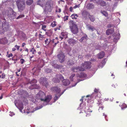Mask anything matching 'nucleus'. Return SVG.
Here are the masks:
<instances>
[{
  "label": "nucleus",
  "instance_id": "nucleus-23",
  "mask_svg": "<svg viewBox=\"0 0 127 127\" xmlns=\"http://www.w3.org/2000/svg\"><path fill=\"white\" fill-rule=\"evenodd\" d=\"M62 80V82L64 86H68L70 83V82L68 79H64Z\"/></svg>",
  "mask_w": 127,
  "mask_h": 127
},
{
  "label": "nucleus",
  "instance_id": "nucleus-58",
  "mask_svg": "<svg viewBox=\"0 0 127 127\" xmlns=\"http://www.w3.org/2000/svg\"><path fill=\"white\" fill-rule=\"evenodd\" d=\"M14 47L16 48L18 50H19L20 47V46H18L17 45H15Z\"/></svg>",
  "mask_w": 127,
  "mask_h": 127
},
{
  "label": "nucleus",
  "instance_id": "nucleus-36",
  "mask_svg": "<svg viewBox=\"0 0 127 127\" xmlns=\"http://www.w3.org/2000/svg\"><path fill=\"white\" fill-rule=\"evenodd\" d=\"M100 12L105 17H107L108 16V13L105 11L101 10L100 11Z\"/></svg>",
  "mask_w": 127,
  "mask_h": 127
},
{
  "label": "nucleus",
  "instance_id": "nucleus-53",
  "mask_svg": "<svg viewBox=\"0 0 127 127\" xmlns=\"http://www.w3.org/2000/svg\"><path fill=\"white\" fill-rule=\"evenodd\" d=\"M80 7V4H78V5H76L74 6L73 8L74 9H75L77 8H79Z\"/></svg>",
  "mask_w": 127,
  "mask_h": 127
},
{
  "label": "nucleus",
  "instance_id": "nucleus-2",
  "mask_svg": "<svg viewBox=\"0 0 127 127\" xmlns=\"http://www.w3.org/2000/svg\"><path fill=\"white\" fill-rule=\"evenodd\" d=\"M99 91L98 90L96 89V88L94 90V92L92 94L90 95H87L86 96V97H88L90 96L91 99H96L98 100V102L97 103L98 104H101V99H100V96L98 95V93Z\"/></svg>",
  "mask_w": 127,
  "mask_h": 127
},
{
  "label": "nucleus",
  "instance_id": "nucleus-28",
  "mask_svg": "<svg viewBox=\"0 0 127 127\" xmlns=\"http://www.w3.org/2000/svg\"><path fill=\"white\" fill-rule=\"evenodd\" d=\"M114 32L113 29H108L106 31V33L107 35H109L112 34Z\"/></svg>",
  "mask_w": 127,
  "mask_h": 127
},
{
  "label": "nucleus",
  "instance_id": "nucleus-40",
  "mask_svg": "<svg viewBox=\"0 0 127 127\" xmlns=\"http://www.w3.org/2000/svg\"><path fill=\"white\" fill-rule=\"evenodd\" d=\"M45 72L47 73H49L51 72L52 70L50 69L47 68L45 69Z\"/></svg>",
  "mask_w": 127,
  "mask_h": 127
},
{
  "label": "nucleus",
  "instance_id": "nucleus-48",
  "mask_svg": "<svg viewBox=\"0 0 127 127\" xmlns=\"http://www.w3.org/2000/svg\"><path fill=\"white\" fill-rule=\"evenodd\" d=\"M24 15H21L18 16L16 18V19H20L21 18L24 17Z\"/></svg>",
  "mask_w": 127,
  "mask_h": 127
},
{
  "label": "nucleus",
  "instance_id": "nucleus-25",
  "mask_svg": "<svg viewBox=\"0 0 127 127\" xmlns=\"http://www.w3.org/2000/svg\"><path fill=\"white\" fill-rule=\"evenodd\" d=\"M54 43V39L51 40L50 39L46 38L45 41V43L46 45H48L50 43Z\"/></svg>",
  "mask_w": 127,
  "mask_h": 127
},
{
  "label": "nucleus",
  "instance_id": "nucleus-31",
  "mask_svg": "<svg viewBox=\"0 0 127 127\" xmlns=\"http://www.w3.org/2000/svg\"><path fill=\"white\" fill-rule=\"evenodd\" d=\"M105 55L104 53L102 51L100 52L98 54V57L99 59H101L104 57Z\"/></svg>",
  "mask_w": 127,
  "mask_h": 127
},
{
  "label": "nucleus",
  "instance_id": "nucleus-46",
  "mask_svg": "<svg viewBox=\"0 0 127 127\" xmlns=\"http://www.w3.org/2000/svg\"><path fill=\"white\" fill-rule=\"evenodd\" d=\"M56 12L60 13L61 12V8H58V7L56 8Z\"/></svg>",
  "mask_w": 127,
  "mask_h": 127
},
{
  "label": "nucleus",
  "instance_id": "nucleus-56",
  "mask_svg": "<svg viewBox=\"0 0 127 127\" xmlns=\"http://www.w3.org/2000/svg\"><path fill=\"white\" fill-rule=\"evenodd\" d=\"M68 16H66L65 17H64V21L67 20L68 19Z\"/></svg>",
  "mask_w": 127,
  "mask_h": 127
},
{
  "label": "nucleus",
  "instance_id": "nucleus-14",
  "mask_svg": "<svg viewBox=\"0 0 127 127\" xmlns=\"http://www.w3.org/2000/svg\"><path fill=\"white\" fill-rule=\"evenodd\" d=\"M113 41L115 43H117L118 40L120 39V34L119 33L118 30H117L115 33L113 34Z\"/></svg>",
  "mask_w": 127,
  "mask_h": 127
},
{
  "label": "nucleus",
  "instance_id": "nucleus-7",
  "mask_svg": "<svg viewBox=\"0 0 127 127\" xmlns=\"http://www.w3.org/2000/svg\"><path fill=\"white\" fill-rule=\"evenodd\" d=\"M77 76L78 78H84L83 79H79L78 80V81L77 82L75 83L73 85L71 86L70 88H71L73 87H74L79 82L82 81L83 80H84L85 79H87V75L84 72H81L80 74H77Z\"/></svg>",
  "mask_w": 127,
  "mask_h": 127
},
{
  "label": "nucleus",
  "instance_id": "nucleus-47",
  "mask_svg": "<svg viewBox=\"0 0 127 127\" xmlns=\"http://www.w3.org/2000/svg\"><path fill=\"white\" fill-rule=\"evenodd\" d=\"M35 17L38 19H40L41 17V15L39 14L35 15Z\"/></svg>",
  "mask_w": 127,
  "mask_h": 127
},
{
  "label": "nucleus",
  "instance_id": "nucleus-22",
  "mask_svg": "<svg viewBox=\"0 0 127 127\" xmlns=\"http://www.w3.org/2000/svg\"><path fill=\"white\" fill-rule=\"evenodd\" d=\"M51 65L53 66L55 68L59 69L62 68V66L60 65H58L55 63L54 61L51 62Z\"/></svg>",
  "mask_w": 127,
  "mask_h": 127
},
{
  "label": "nucleus",
  "instance_id": "nucleus-42",
  "mask_svg": "<svg viewBox=\"0 0 127 127\" xmlns=\"http://www.w3.org/2000/svg\"><path fill=\"white\" fill-rule=\"evenodd\" d=\"M56 22L55 21H54L53 22H52L51 24V26L52 27H54L56 25Z\"/></svg>",
  "mask_w": 127,
  "mask_h": 127
},
{
  "label": "nucleus",
  "instance_id": "nucleus-64",
  "mask_svg": "<svg viewBox=\"0 0 127 127\" xmlns=\"http://www.w3.org/2000/svg\"><path fill=\"white\" fill-rule=\"evenodd\" d=\"M73 8L72 7H70L69 8V11L70 12H72L73 10Z\"/></svg>",
  "mask_w": 127,
  "mask_h": 127
},
{
  "label": "nucleus",
  "instance_id": "nucleus-55",
  "mask_svg": "<svg viewBox=\"0 0 127 127\" xmlns=\"http://www.w3.org/2000/svg\"><path fill=\"white\" fill-rule=\"evenodd\" d=\"M75 14H72L71 16V17H72V19H76L77 18H76L75 17Z\"/></svg>",
  "mask_w": 127,
  "mask_h": 127
},
{
  "label": "nucleus",
  "instance_id": "nucleus-26",
  "mask_svg": "<svg viewBox=\"0 0 127 127\" xmlns=\"http://www.w3.org/2000/svg\"><path fill=\"white\" fill-rule=\"evenodd\" d=\"M68 42L70 45H72L76 43V41L73 39L70 38L68 39Z\"/></svg>",
  "mask_w": 127,
  "mask_h": 127
},
{
  "label": "nucleus",
  "instance_id": "nucleus-37",
  "mask_svg": "<svg viewBox=\"0 0 127 127\" xmlns=\"http://www.w3.org/2000/svg\"><path fill=\"white\" fill-rule=\"evenodd\" d=\"M89 18L92 22H94L95 20V19L93 15H89Z\"/></svg>",
  "mask_w": 127,
  "mask_h": 127
},
{
  "label": "nucleus",
  "instance_id": "nucleus-29",
  "mask_svg": "<svg viewBox=\"0 0 127 127\" xmlns=\"http://www.w3.org/2000/svg\"><path fill=\"white\" fill-rule=\"evenodd\" d=\"M94 5L93 3H89L87 6V7L88 9H93L94 7Z\"/></svg>",
  "mask_w": 127,
  "mask_h": 127
},
{
  "label": "nucleus",
  "instance_id": "nucleus-51",
  "mask_svg": "<svg viewBox=\"0 0 127 127\" xmlns=\"http://www.w3.org/2000/svg\"><path fill=\"white\" fill-rule=\"evenodd\" d=\"M38 36L39 37L42 38H44L45 37V35H42L41 34H39L38 35Z\"/></svg>",
  "mask_w": 127,
  "mask_h": 127
},
{
  "label": "nucleus",
  "instance_id": "nucleus-4",
  "mask_svg": "<svg viewBox=\"0 0 127 127\" xmlns=\"http://www.w3.org/2000/svg\"><path fill=\"white\" fill-rule=\"evenodd\" d=\"M16 3L18 10L22 11L25 8V0H17Z\"/></svg>",
  "mask_w": 127,
  "mask_h": 127
},
{
  "label": "nucleus",
  "instance_id": "nucleus-49",
  "mask_svg": "<svg viewBox=\"0 0 127 127\" xmlns=\"http://www.w3.org/2000/svg\"><path fill=\"white\" fill-rule=\"evenodd\" d=\"M43 107V106H37L35 108V110H38L40 109L41 108Z\"/></svg>",
  "mask_w": 127,
  "mask_h": 127
},
{
  "label": "nucleus",
  "instance_id": "nucleus-11",
  "mask_svg": "<svg viewBox=\"0 0 127 127\" xmlns=\"http://www.w3.org/2000/svg\"><path fill=\"white\" fill-rule=\"evenodd\" d=\"M36 96L38 99H40L41 101H42L43 100L44 98L45 97V94L43 92L40 91L37 93Z\"/></svg>",
  "mask_w": 127,
  "mask_h": 127
},
{
  "label": "nucleus",
  "instance_id": "nucleus-32",
  "mask_svg": "<svg viewBox=\"0 0 127 127\" xmlns=\"http://www.w3.org/2000/svg\"><path fill=\"white\" fill-rule=\"evenodd\" d=\"M53 33V31L52 30H50L47 31L46 32L45 34L49 36H51Z\"/></svg>",
  "mask_w": 127,
  "mask_h": 127
},
{
  "label": "nucleus",
  "instance_id": "nucleus-19",
  "mask_svg": "<svg viewBox=\"0 0 127 127\" xmlns=\"http://www.w3.org/2000/svg\"><path fill=\"white\" fill-rule=\"evenodd\" d=\"M6 14L4 12L2 11L1 13H0V31L1 29V26L2 24L3 19L4 17L5 16Z\"/></svg>",
  "mask_w": 127,
  "mask_h": 127
},
{
  "label": "nucleus",
  "instance_id": "nucleus-38",
  "mask_svg": "<svg viewBox=\"0 0 127 127\" xmlns=\"http://www.w3.org/2000/svg\"><path fill=\"white\" fill-rule=\"evenodd\" d=\"M121 109L122 110H124L125 108H126L127 107V105L125 103L123 104H122L121 106Z\"/></svg>",
  "mask_w": 127,
  "mask_h": 127
},
{
  "label": "nucleus",
  "instance_id": "nucleus-39",
  "mask_svg": "<svg viewBox=\"0 0 127 127\" xmlns=\"http://www.w3.org/2000/svg\"><path fill=\"white\" fill-rule=\"evenodd\" d=\"M75 74H72L69 77V79L70 80L72 81H73V78L75 76Z\"/></svg>",
  "mask_w": 127,
  "mask_h": 127
},
{
  "label": "nucleus",
  "instance_id": "nucleus-30",
  "mask_svg": "<svg viewBox=\"0 0 127 127\" xmlns=\"http://www.w3.org/2000/svg\"><path fill=\"white\" fill-rule=\"evenodd\" d=\"M88 36L86 34L84 35V36H83L81 39L79 40V41L82 42L84 40H86L88 39Z\"/></svg>",
  "mask_w": 127,
  "mask_h": 127
},
{
  "label": "nucleus",
  "instance_id": "nucleus-12",
  "mask_svg": "<svg viewBox=\"0 0 127 127\" xmlns=\"http://www.w3.org/2000/svg\"><path fill=\"white\" fill-rule=\"evenodd\" d=\"M71 70L74 72H78L80 71H84V68L82 66H76L73 67L71 68Z\"/></svg>",
  "mask_w": 127,
  "mask_h": 127
},
{
  "label": "nucleus",
  "instance_id": "nucleus-62",
  "mask_svg": "<svg viewBox=\"0 0 127 127\" xmlns=\"http://www.w3.org/2000/svg\"><path fill=\"white\" fill-rule=\"evenodd\" d=\"M93 102H92L91 103H90L88 104L89 105V107H92L93 105L92 104V103Z\"/></svg>",
  "mask_w": 127,
  "mask_h": 127
},
{
  "label": "nucleus",
  "instance_id": "nucleus-50",
  "mask_svg": "<svg viewBox=\"0 0 127 127\" xmlns=\"http://www.w3.org/2000/svg\"><path fill=\"white\" fill-rule=\"evenodd\" d=\"M46 26L45 25H42V29L44 31H46V30L45 29V28H46Z\"/></svg>",
  "mask_w": 127,
  "mask_h": 127
},
{
  "label": "nucleus",
  "instance_id": "nucleus-60",
  "mask_svg": "<svg viewBox=\"0 0 127 127\" xmlns=\"http://www.w3.org/2000/svg\"><path fill=\"white\" fill-rule=\"evenodd\" d=\"M103 116H104L105 118V119L106 121H108V120L106 118V117L107 116L105 114H104V113H103Z\"/></svg>",
  "mask_w": 127,
  "mask_h": 127
},
{
  "label": "nucleus",
  "instance_id": "nucleus-24",
  "mask_svg": "<svg viewBox=\"0 0 127 127\" xmlns=\"http://www.w3.org/2000/svg\"><path fill=\"white\" fill-rule=\"evenodd\" d=\"M66 90V89L64 91H63L61 94L57 95L56 94H55V96L54 98V102L56 101L61 96V95L64 93L65 91Z\"/></svg>",
  "mask_w": 127,
  "mask_h": 127
},
{
  "label": "nucleus",
  "instance_id": "nucleus-10",
  "mask_svg": "<svg viewBox=\"0 0 127 127\" xmlns=\"http://www.w3.org/2000/svg\"><path fill=\"white\" fill-rule=\"evenodd\" d=\"M16 106L22 112V110L23 109V104L22 102L19 100H15L14 102Z\"/></svg>",
  "mask_w": 127,
  "mask_h": 127
},
{
  "label": "nucleus",
  "instance_id": "nucleus-54",
  "mask_svg": "<svg viewBox=\"0 0 127 127\" xmlns=\"http://www.w3.org/2000/svg\"><path fill=\"white\" fill-rule=\"evenodd\" d=\"M25 61V60L23 59H21L20 60V62L22 64H23Z\"/></svg>",
  "mask_w": 127,
  "mask_h": 127
},
{
  "label": "nucleus",
  "instance_id": "nucleus-57",
  "mask_svg": "<svg viewBox=\"0 0 127 127\" xmlns=\"http://www.w3.org/2000/svg\"><path fill=\"white\" fill-rule=\"evenodd\" d=\"M1 78L2 79L4 78L5 77V75L4 73H2L1 74Z\"/></svg>",
  "mask_w": 127,
  "mask_h": 127
},
{
  "label": "nucleus",
  "instance_id": "nucleus-16",
  "mask_svg": "<svg viewBox=\"0 0 127 127\" xmlns=\"http://www.w3.org/2000/svg\"><path fill=\"white\" fill-rule=\"evenodd\" d=\"M45 98H44L43 100L42 101H43V106H45L49 104L48 102L52 98V96L50 95H48Z\"/></svg>",
  "mask_w": 127,
  "mask_h": 127
},
{
  "label": "nucleus",
  "instance_id": "nucleus-21",
  "mask_svg": "<svg viewBox=\"0 0 127 127\" xmlns=\"http://www.w3.org/2000/svg\"><path fill=\"white\" fill-rule=\"evenodd\" d=\"M8 40L6 37H4L0 39V44H5L8 42Z\"/></svg>",
  "mask_w": 127,
  "mask_h": 127
},
{
  "label": "nucleus",
  "instance_id": "nucleus-33",
  "mask_svg": "<svg viewBox=\"0 0 127 127\" xmlns=\"http://www.w3.org/2000/svg\"><path fill=\"white\" fill-rule=\"evenodd\" d=\"M67 64L69 65H72L74 64V62L71 60H69L67 62Z\"/></svg>",
  "mask_w": 127,
  "mask_h": 127
},
{
  "label": "nucleus",
  "instance_id": "nucleus-63",
  "mask_svg": "<svg viewBox=\"0 0 127 127\" xmlns=\"http://www.w3.org/2000/svg\"><path fill=\"white\" fill-rule=\"evenodd\" d=\"M14 115V114L13 112H10L9 115L10 116H12Z\"/></svg>",
  "mask_w": 127,
  "mask_h": 127
},
{
  "label": "nucleus",
  "instance_id": "nucleus-17",
  "mask_svg": "<svg viewBox=\"0 0 127 127\" xmlns=\"http://www.w3.org/2000/svg\"><path fill=\"white\" fill-rule=\"evenodd\" d=\"M51 90L55 93V94L58 95L61 94L60 93V89L58 87H52L51 89Z\"/></svg>",
  "mask_w": 127,
  "mask_h": 127
},
{
  "label": "nucleus",
  "instance_id": "nucleus-5",
  "mask_svg": "<svg viewBox=\"0 0 127 127\" xmlns=\"http://www.w3.org/2000/svg\"><path fill=\"white\" fill-rule=\"evenodd\" d=\"M37 82V80H36L35 79H32L31 81H30L29 82V84H32L29 86V88L30 90L39 89L40 88L39 86L35 84Z\"/></svg>",
  "mask_w": 127,
  "mask_h": 127
},
{
  "label": "nucleus",
  "instance_id": "nucleus-52",
  "mask_svg": "<svg viewBox=\"0 0 127 127\" xmlns=\"http://www.w3.org/2000/svg\"><path fill=\"white\" fill-rule=\"evenodd\" d=\"M13 56V55L11 53H10V54H7L6 55V56L8 58H10V57H12Z\"/></svg>",
  "mask_w": 127,
  "mask_h": 127
},
{
  "label": "nucleus",
  "instance_id": "nucleus-8",
  "mask_svg": "<svg viewBox=\"0 0 127 127\" xmlns=\"http://www.w3.org/2000/svg\"><path fill=\"white\" fill-rule=\"evenodd\" d=\"M48 79L45 77H41L39 80V82L40 84L42 86L47 88L49 86L48 82L47 81Z\"/></svg>",
  "mask_w": 127,
  "mask_h": 127
},
{
  "label": "nucleus",
  "instance_id": "nucleus-59",
  "mask_svg": "<svg viewBox=\"0 0 127 127\" xmlns=\"http://www.w3.org/2000/svg\"><path fill=\"white\" fill-rule=\"evenodd\" d=\"M61 26H59V27L58 28V27H57V28H55L54 29V30L55 31H56L57 30H60V28L61 27Z\"/></svg>",
  "mask_w": 127,
  "mask_h": 127
},
{
  "label": "nucleus",
  "instance_id": "nucleus-6",
  "mask_svg": "<svg viewBox=\"0 0 127 127\" xmlns=\"http://www.w3.org/2000/svg\"><path fill=\"white\" fill-rule=\"evenodd\" d=\"M3 20L2 24L1 26V30L3 31L2 33H4L5 31H7L9 29V23L7 22L5 18L4 17Z\"/></svg>",
  "mask_w": 127,
  "mask_h": 127
},
{
  "label": "nucleus",
  "instance_id": "nucleus-43",
  "mask_svg": "<svg viewBox=\"0 0 127 127\" xmlns=\"http://www.w3.org/2000/svg\"><path fill=\"white\" fill-rule=\"evenodd\" d=\"M87 13L86 11H83L82 13V16L84 17H86V16Z\"/></svg>",
  "mask_w": 127,
  "mask_h": 127
},
{
  "label": "nucleus",
  "instance_id": "nucleus-35",
  "mask_svg": "<svg viewBox=\"0 0 127 127\" xmlns=\"http://www.w3.org/2000/svg\"><path fill=\"white\" fill-rule=\"evenodd\" d=\"M99 5L102 6H106V3L104 1L101 0Z\"/></svg>",
  "mask_w": 127,
  "mask_h": 127
},
{
  "label": "nucleus",
  "instance_id": "nucleus-27",
  "mask_svg": "<svg viewBox=\"0 0 127 127\" xmlns=\"http://www.w3.org/2000/svg\"><path fill=\"white\" fill-rule=\"evenodd\" d=\"M107 61V60L106 58L104 59L102 61L101 64H99L98 65V67L102 68L105 64Z\"/></svg>",
  "mask_w": 127,
  "mask_h": 127
},
{
  "label": "nucleus",
  "instance_id": "nucleus-61",
  "mask_svg": "<svg viewBox=\"0 0 127 127\" xmlns=\"http://www.w3.org/2000/svg\"><path fill=\"white\" fill-rule=\"evenodd\" d=\"M36 52V50L34 49V48H33V49L32 50V54H35V52Z\"/></svg>",
  "mask_w": 127,
  "mask_h": 127
},
{
  "label": "nucleus",
  "instance_id": "nucleus-20",
  "mask_svg": "<svg viewBox=\"0 0 127 127\" xmlns=\"http://www.w3.org/2000/svg\"><path fill=\"white\" fill-rule=\"evenodd\" d=\"M16 13L13 11L10 13V14H8V16L10 20H12L16 18Z\"/></svg>",
  "mask_w": 127,
  "mask_h": 127
},
{
  "label": "nucleus",
  "instance_id": "nucleus-34",
  "mask_svg": "<svg viewBox=\"0 0 127 127\" xmlns=\"http://www.w3.org/2000/svg\"><path fill=\"white\" fill-rule=\"evenodd\" d=\"M33 2V0H27L26 1V4L29 6L31 5Z\"/></svg>",
  "mask_w": 127,
  "mask_h": 127
},
{
  "label": "nucleus",
  "instance_id": "nucleus-9",
  "mask_svg": "<svg viewBox=\"0 0 127 127\" xmlns=\"http://www.w3.org/2000/svg\"><path fill=\"white\" fill-rule=\"evenodd\" d=\"M56 77L54 78L52 80V81L55 83H58L60 82V80H62L64 79V77L60 74H57L56 75Z\"/></svg>",
  "mask_w": 127,
  "mask_h": 127
},
{
  "label": "nucleus",
  "instance_id": "nucleus-3",
  "mask_svg": "<svg viewBox=\"0 0 127 127\" xmlns=\"http://www.w3.org/2000/svg\"><path fill=\"white\" fill-rule=\"evenodd\" d=\"M70 25L69 27L71 31L73 34H77L78 31V29L77 25L73 21H71L69 22Z\"/></svg>",
  "mask_w": 127,
  "mask_h": 127
},
{
  "label": "nucleus",
  "instance_id": "nucleus-18",
  "mask_svg": "<svg viewBox=\"0 0 127 127\" xmlns=\"http://www.w3.org/2000/svg\"><path fill=\"white\" fill-rule=\"evenodd\" d=\"M57 57L59 61L61 63H63L64 61L65 56L63 53L58 55Z\"/></svg>",
  "mask_w": 127,
  "mask_h": 127
},
{
  "label": "nucleus",
  "instance_id": "nucleus-45",
  "mask_svg": "<svg viewBox=\"0 0 127 127\" xmlns=\"http://www.w3.org/2000/svg\"><path fill=\"white\" fill-rule=\"evenodd\" d=\"M88 28L89 30H91L92 31H93L95 30L94 27L93 26L89 27Z\"/></svg>",
  "mask_w": 127,
  "mask_h": 127
},
{
  "label": "nucleus",
  "instance_id": "nucleus-1",
  "mask_svg": "<svg viewBox=\"0 0 127 127\" xmlns=\"http://www.w3.org/2000/svg\"><path fill=\"white\" fill-rule=\"evenodd\" d=\"M85 97V96H82V98L80 99V101H81L82 102L80 103L79 107L77 108V109L83 110L84 111L85 113L89 112V113H87L86 115L87 117L91 115V114L90 112H92V111H90L89 107L87 106L86 102H85L83 101L84 99L85 100H86V99L84 98V97Z\"/></svg>",
  "mask_w": 127,
  "mask_h": 127
},
{
  "label": "nucleus",
  "instance_id": "nucleus-44",
  "mask_svg": "<svg viewBox=\"0 0 127 127\" xmlns=\"http://www.w3.org/2000/svg\"><path fill=\"white\" fill-rule=\"evenodd\" d=\"M101 48V47L99 45H98L96 46L95 47L96 49V50H100Z\"/></svg>",
  "mask_w": 127,
  "mask_h": 127
},
{
  "label": "nucleus",
  "instance_id": "nucleus-15",
  "mask_svg": "<svg viewBox=\"0 0 127 127\" xmlns=\"http://www.w3.org/2000/svg\"><path fill=\"white\" fill-rule=\"evenodd\" d=\"M51 5L48 4V3H47L44 9V12L46 14H47L48 12H50L51 11Z\"/></svg>",
  "mask_w": 127,
  "mask_h": 127
},
{
  "label": "nucleus",
  "instance_id": "nucleus-13",
  "mask_svg": "<svg viewBox=\"0 0 127 127\" xmlns=\"http://www.w3.org/2000/svg\"><path fill=\"white\" fill-rule=\"evenodd\" d=\"M82 66L84 68V71L85 69H90L91 67V63L89 61L85 62L82 64Z\"/></svg>",
  "mask_w": 127,
  "mask_h": 127
},
{
  "label": "nucleus",
  "instance_id": "nucleus-41",
  "mask_svg": "<svg viewBox=\"0 0 127 127\" xmlns=\"http://www.w3.org/2000/svg\"><path fill=\"white\" fill-rule=\"evenodd\" d=\"M101 0H94V2L99 5Z\"/></svg>",
  "mask_w": 127,
  "mask_h": 127
}]
</instances>
